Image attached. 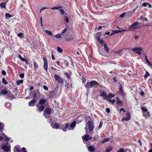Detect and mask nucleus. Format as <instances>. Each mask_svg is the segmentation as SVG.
Returning a JSON list of instances; mask_svg holds the SVG:
<instances>
[{
	"label": "nucleus",
	"mask_w": 152,
	"mask_h": 152,
	"mask_svg": "<svg viewBox=\"0 0 152 152\" xmlns=\"http://www.w3.org/2000/svg\"><path fill=\"white\" fill-rule=\"evenodd\" d=\"M69 124L68 123H67L65 125L64 124H62L60 125L59 129L66 132L67 131V129L69 128Z\"/></svg>",
	"instance_id": "0eeeda50"
},
{
	"label": "nucleus",
	"mask_w": 152,
	"mask_h": 152,
	"mask_svg": "<svg viewBox=\"0 0 152 152\" xmlns=\"http://www.w3.org/2000/svg\"><path fill=\"white\" fill-rule=\"evenodd\" d=\"M5 17L6 19H7L8 18H10L13 17V16L11 15L8 13H6L5 14Z\"/></svg>",
	"instance_id": "f704fd0d"
},
{
	"label": "nucleus",
	"mask_w": 152,
	"mask_h": 152,
	"mask_svg": "<svg viewBox=\"0 0 152 152\" xmlns=\"http://www.w3.org/2000/svg\"><path fill=\"white\" fill-rule=\"evenodd\" d=\"M61 8H62V7L60 6L54 7H52V8H49V7H43L42 8V9H40V13H41V11L42 10H44L45 9H51L53 10H58L61 9Z\"/></svg>",
	"instance_id": "f8f14e48"
},
{
	"label": "nucleus",
	"mask_w": 152,
	"mask_h": 152,
	"mask_svg": "<svg viewBox=\"0 0 152 152\" xmlns=\"http://www.w3.org/2000/svg\"><path fill=\"white\" fill-rule=\"evenodd\" d=\"M10 145H4L1 147L2 149L6 152H8L9 150H10Z\"/></svg>",
	"instance_id": "ddd939ff"
},
{
	"label": "nucleus",
	"mask_w": 152,
	"mask_h": 152,
	"mask_svg": "<svg viewBox=\"0 0 152 152\" xmlns=\"http://www.w3.org/2000/svg\"><path fill=\"white\" fill-rule=\"evenodd\" d=\"M2 82L4 84L6 85L7 84V82L6 80L4 78H3L2 79Z\"/></svg>",
	"instance_id": "79ce46f5"
},
{
	"label": "nucleus",
	"mask_w": 152,
	"mask_h": 152,
	"mask_svg": "<svg viewBox=\"0 0 152 152\" xmlns=\"http://www.w3.org/2000/svg\"><path fill=\"white\" fill-rule=\"evenodd\" d=\"M64 63L65 65V66H69V63L67 60H64Z\"/></svg>",
	"instance_id": "3c124183"
},
{
	"label": "nucleus",
	"mask_w": 152,
	"mask_h": 152,
	"mask_svg": "<svg viewBox=\"0 0 152 152\" xmlns=\"http://www.w3.org/2000/svg\"><path fill=\"white\" fill-rule=\"evenodd\" d=\"M40 93L39 92V91L38 90L34 92L32 95V97L33 99H36V98L39 96H40Z\"/></svg>",
	"instance_id": "9d476101"
},
{
	"label": "nucleus",
	"mask_w": 152,
	"mask_h": 152,
	"mask_svg": "<svg viewBox=\"0 0 152 152\" xmlns=\"http://www.w3.org/2000/svg\"><path fill=\"white\" fill-rule=\"evenodd\" d=\"M21 151L22 152H26V151L25 150V148L24 147H23Z\"/></svg>",
	"instance_id": "774afa93"
},
{
	"label": "nucleus",
	"mask_w": 152,
	"mask_h": 152,
	"mask_svg": "<svg viewBox=\"0 0 152 152\" xmlns=\"http://www.w3.org/2000/svg\"><path fill=\"white\" fill-rule=\"evenodd\" d=\"M1 73V74L2 75H5L6 74V72L5 71V70H3L2 71Z\"/></svg>",
	"instance_id": "e2e57ef3"
},
{
	"label": "nucleus",
	"mask_w": 152,
	"mask_h": 152,
	"mask_svg": "<svg viewBox=\"0 0 152 152\" xmlns=\"http://www.w3.org/2000/svg\"><path fill=\"white\" fill-rule=\"evenodd\" d=\"M82 80L83 83H84L86 81V79L85 78L83 77L82 78Z\"/></svg>",
	"instance_id": "338daca9"
},
{
	"label": "nucleus",
	"mask_w": 152,
	"mask_h": 152,
	"mask_svg": "<svg viewBox=\"0 0 152 152\" xmlns=\"http://www.w3.org/2000/svg\"><path fill=\"white\" fill-rule=\"evenodd\" d=\"M23 62H25V63L27 65L30 64V63L29 62V61L27 59H25L24 60V61H23Z\"/></svg>",
	"instance_id": "49530a36"
},
{
	"label": "nucleus",
	"mask_w": 152,
	"mask_h": 152,
	"mask_svg": "<svg viewBox=\"0 0 152 152\" xmlns=\"http://www.w3.org/2000/svg\"><path fill=\"white\" fill-rule=\"evenodd\" d=\"M89 135L88 134H86L84 136L82 137V138L83 141H87L89 140Z\"/></svg>",
	"instance_id": "5701e85b"
},
{
	"label": "nucleus",
	"mask_w": 152,
	"mask_h": 152,
	"mask_svg": "<svg viewBox=\"0 0 152 152\" xmlns=\"http://www.w3.org/2000/svg\"><path fill=\"white\" fill-rule=\"evenodd\" d=\"M115 95L114 94H109L107 96V99H106L107 100L109 99L108 98H112Z\"/></svg>",
	"instance_id": "7c9ffc66"
},
{
	"label": "nucleus",
	"mask_w": 152,
	"mask_h": 152,
	"mask_svg": "<svg viewBox=\"0 0 152 152\" xmlns=\"http://www.w3.org/2000/svg\"><path fill=\"white\" fill-rule=\"evenodd\" d=\"M19 76L21 78H23L24 76V74L23 73H21L19 75Z\"/></svg>",
	"instance_id": "052dcab7"
},
{
	"label": "nucleus",
	"mask_w": 152,
	"mask_h": 152,
	"mask_svg": "<svg viewBox=\"0 0 152 152\" xmlns=\"http://www.w3.org/2000/svg\"><path fill=\"white\" fill-rule=\"evenodd\" d=\"M112 149V148L110 147L107 148L105 152H109L111 151Z\"/></svg>",
	"instance_id": "a19ab883"
},
{
	"label": "nucleus",
	"mask_w": 152,
	"mask_h": 152,
	"mask_svg": "<svg viewBox=\"0 0 152 152\" xmlns=\"http://www.w3.org/2000/svg\"><path fill=\"white\" fill-rule=\"evenodd\" d=\"M59 11L60 12L61 14L62 15H63L64 14H65V15H66L67 14L66 13H65L64 10L63 9H60L59 10Z\"/></svg>",
	"instance_id": "e433bc0d"
},
{
	"label": "nucleus",
	"mask_w": 152,
	"mask_h": 152,
	"mask_svg": "<svg viewBox=\"0 0 152 152\" xmlns=\"http://www.w3.org/2000/svg\"><path fill=\"white\" fill-rule=\"evenodd\" d=\"M148 4H149V3L147 2L143 3L142 4V6L144 7H147Z\"/></svg>",
	"instance_id": "6e6d98bb"
},
{
	"label": "nucleus",
	"mask_w": 152,
	"mask_h": 152,
	"mask_svg": "<svg viewBox=\"0 0 152 152\" xmlns=\"http://www.w3.org/2000/svg\"><path fill=\"white\" fill-rule=\"evenodd\" d=\"M45 32H46V33L48 34L50 36H53V34H52V32L51 31H50L49 30H46L45 31Z\"/></svg>",
	"instance_id": "72a5a7b5"
},
{
	"label": "nucleus",
	"mask_w": 152,
	"mask_h": 152,
	"mask_svg": "<svg viewBox=\"0 0 152 152\" xmlns=\"http://www.w3.org/2000/svg\"><path fill=\"white\" fill-rule=\"evenodd\" d=\"M150 75L149 72L148 71L146 72L145 74L144 75L145 78H147V77Z\"/></svg>",
	"instance_id": "c03bdc74"
},
{
	"label": "nucleus",
	"mask_w": 152,
	"mask_h": 152,
	"mask_svg": "<svg viewBox=\"0 0 152 152\" xmlns=\"http://www.w3.org/2000/svg\"><path fill=\"white\" fill-rule=\"evenodd\" d=\"M125 48L123 49H122L121 50H120V51H118L116 52H115V53H116V54H119L121 53H122L123 51V50H125Z\"/></svg>",
	"instance_id": "8fccbe9b"
},
{
	"label": "nucleus",
	"mask_w": 152,
	"mask_h": 152,
	"mask_svg": "<svg viewBox=\"0 0 152 152\" xmlns=\"http://www.w3.org/2000/svg\"><path fill=\"white\" fill-rule=\"evenodd\" d=\"M146 63H147L148 65L150 66H152V64L150 63V62L148 60L146 61Z\"/></svg>",
	"instance_id": "13d9d810"
},
{
	"label": "nucleus",
	"mask_w": 152,
	"mask_h": 152,
	"mask_svg": "<svg viewBox=\"0 0 152 152\" xmlns=\"http://www.w3.org/2000/svg\"><path fill=\"white\" fill-rule=\"evenodd\" d=\"M109 140V138H105L102 141V143H104L105 142L108 141Z\"/></svg>",
	"instance_id": "58836bf2"
},
{
	"label": "nucleus",
	"mask_w": 152,
	"mask_h": 152,
	"mask_svg": "<svg viewBox=\"0 0 152 152\" xmlns=\"http://www.w3.org/2000/svg\"><path fill=\"white\" fill-rule=\"evenodd\" d=\"M141 110L142 111L147 112L148 111V110L145 107H142L141 108Z\"/></svg>",
	"instance_id": "603ef678"
},
{
	"label": "nucleus",
	"mask_w": 152,
	"mask_h": 152,
	"mask_svg": "<svg viewBox=\"0 0 152 152\" xmlns=\"http://www.w3.org/2000/svg\"><path fill=\"white\" fill-rule=\"evenodd\" d=\"M64 19L65 20L66 22L68 23L69 22V19L67 16H64Z\"/></svg>",
	"instance_id": "ea45409f"
},
{
	"label": "nucleus",
	"mask_w": 152,
	"mask_h": 152,
	"mask_svg": "<svg viewBox=\"0 0 152 152\" xmlns=\"http://www.w3.org/2000/svg\"><path fill=\"white\" fill-rule=\"evenodd\" d=\"M119 91L120 93H121L122 94V95L123 96H124V92L123 91V89L122 87V86L121 84L119 86Z\"/></svg>",
	"instance_id": "a878e982"
},
{
	"label": "nucleus",
	"mask_w": 152,
	"mask_h": 152,
	"mask_svg": "<svg viewBox=\"0 0 152 152\" xmlns=\"http://www.w3.org/2000/svg\"><path fill=\"white\" fill-rule=\"evenodd\" d=\"M66 31V28H65L61 32V34H64Z\"/></svg>",
	"instance_id": "680f3d73"
},
{
	"label": "nucleus",
	"mask_w": 152,
	"mask_h": 152,
	"mask_svg": "<svg viewBox=\"0 0 152 152\" xmlns=\"http://www.w3.org/2000/svg\"><path fill=\"white\" fill-rule=\"evenodd\" d=\"M126 15V13H124L120 15V17L121 18H123Z\"/></svg>",
	"instance_id": "69168bd1"
},
{
	"label": "nucleus",
	"mask_w": 152,
	"mask_h": 152,
	"mask_svg": "<svg viewBox=\"0 0 152 152\" xmlns=\"http://www.w3.org/2000/svg\"><path fill=\"white\" fill-rule=\"evenodd\" d=\"M51 113V110L50 107H47L43 112V115L46 118H48L50 117Z\"/></svg>",
	"instance_id": "7ed1b4c3"
},
{
	"label": "nucleus",
	"mask_w": 152,
	"mask_h": 152,
	"mask_svg": "<svg viewBox=\"0 0 152 152\" xmlns=\"http://www.w3.org/2000/svg\"><path fill=\"white\" fill-rule=\"evenodd\" d=\"M57 50L58 52L60 53H62L63 52L62 49L60 47H57Z\"/></svg>",
	"instance_id": "de8ad7c7"
},
{
	"label": "nucleus",
	"mask_w": 152,
	"mask_h": 152,
	"mask_svg": "<svg viewBox=\"0 0 152 152\" xmlns=\"http://www.w3.org/2000/svg\"><path fill=\"white\" fill-rule=\"evenodd\" d=\"M94 122L93 119H91V120L88 121L87 122V124L86 126H87L90 131L91 133L93 131L94 128Z\"/></svg>",
	"instance_id": "f03ea898"
},
{
	"label": "nucleus",
	"mask_w": 152,
	"mask_h": 152,
	"mask_svg": "<svg viewBox=\"0 0 152 152\" xmlns=\"http://www.w3.org/2000/svg\"><path fill=\"white\" fill-rule=\"evenodd\" d=\"M46 102V99L43 98H42L39 100L38 103L42 105L44 104Z\"/></svg>",
	"instance_id": "4be33fe9"
},
{
	"label": "nucleus",
	"mask_w": 152,
	"mask_h": 152,
	"mask_svg": "<svg viewBox=\"0 0 152 152\" xmlns=\"http://www.w3.org/2000/svg\"><path fill=\"white\" fill-rule=\"evenodd\" d=\"M116 104L120 106H123V102L120 100L119 99V98L118 97H117L116 98Z\"/></svg>",
	"instance_id": "f3484780"
},
{
	"label": "nucleus",
	"mask_w": 152,
	"mask_h": 152,
	"mask_svg": "<svg viewBox=\"0 0 152 152\" xmlns=\"http://www.w3.org/2000/svg\"><path fill=\"white\" fill-rule=\"evenodd\" d=\"M8 93L6 89H2L1 92V93L2 95H6Z\"/></svg>",
	"instance_id": "c85d7f7f"
},
{
	"label": "nucleus",
	"mask_w": 152,
	"mask_h": 152,
	"mask_svg": "<svg viewBox=\"0 0 152 152\" xmlns=\"http://www.w3.org/2000/svg\"><path fill=\"white\" fill-rule=\"evenodd\" d=\"M104 50L107 53H109V48L107 47L106 44L105 43L104 44Z\"/></svg>",
	"instance_id": "cd10ccee"
},
{
	"label": "nucleus",
	"mask_w": 152,
	"mask_h": 152,
	"mask_svg": "<svg viewBox=\"0 0 152 152\" xmlns=\"http://www.w3.org/2000/svg\"><path fill=\"white\" fill-rule=\"evenodd\" d=\"M76 125V121H73L72 122L70 125V128H69L68 129L70 130H73L74 128V127Z\"/></svg>",
	"instance_id": "a211bd4d"
},
{
	"label": "nucleus",
	"mask_w": 152,
	"mask_h": 152,
	"mask_svg": "<svg viewBox=\"0 0 152 152\" xmlns=\"http://www.w3.org/2000/svg\"><path fill=\"white\" fill-rule=\"evenodd\" d=\"M127 29H125L122 30H114L112 31L113 33L111 34L110 35H112L113 34H116L118 33H119L120 32H122V31H127Z\"/></svg>",
	"instance_id": "2eb2a0df"
},
{
	"label": "nucleus",
	"mask_w": 152,
	"mask_h": 152,
	"mask_svg": "<svg viewBox=\"0 0 152 152\" xmlns=\"http://www.w3.org/2000/svg\"><path fill=\"white\" fill-rule=\"evenodd\" d=\"M54 77L55 80L57 81L59 83L62 84L64 83L63 79L58 75L55 74Z\"/></svg>",
	"instance_id": "39448f33"
},
{
	"label": "nucleus",
	"mask_w": 152,
	"mask_h": 152,
	"mask_svg": "<svg viewBox=\"0 0 152 152\" xmlns=\"http://www.w3.org/2000/svg\"><path fill=\"white\" fill-rule=\"evenodd\" d=\"M17 36L18 37H20V38H24V34L21 32H20L19 34H17Z\"/></svg>",
	"instance_id": "c9c22d12"
},
{
	"label": "nucleus",
	"mask_w": 152,
	"mask_h": 152,
	"mask_svg": "<svg viewBox=\"0 0 152 152\" xmlns=\"http://www.w3.org/2000/svg\"><path fill=\"white\" fill-rule=\"evenodd\" d=\"M55 37L57 38H61V36L60 34H58L56 35Z\"/></svg>",
	"instance_id": "09e8293b"
},
{
	"label": "nucleus",
	"mask_w": 152,
	"mask_h": 152,
	"mask_svg": "<svg viewBox=\"0 0 152 152\" xmlns=\"http://www.w3.org/2000/svg\"><path fill=\"white\" fill-rule=\"evenodd\" d=\"M117 152H126L123 148H120Z\"/></svg>",
	"instance_id": "5fc2aeb1"
},
{
	"label": "nucleus",
	"mask_w": 152,
	"mask_h": 152,
	"mask_svg": "<svg viewBox=\"0 0 152 152\" xmlns=\"http://www.w3.org/2000/svg\"><path fill=\"white\" fill-rule=\"evenodd\" d=\"M139 22H135L133 23L131 25L129 26L127 31H132L134 29H136L137 28V26H138Z\"/></svg>",
	"instance_id": "20e7f679"
},
{
	"label": "nucleus",
	"mask_w": 152,
	"mask_h": 152,
	"mask_svg": "<svg viewBox=\"0 0 152 152\" xmlns=\"http://www.w3.org/2000/svg\"><path fill=\"white\" fill-rule=\"evenodd\" d=\"M54 94V91H52L49 94V96L50 97H52L53 96Z\"/></svg>",
	"instance_id": "864d4df0"
},
{
	"label": "nucleus",
	"mask_w": 152,
	"mask_h": 152,
	"mask_svg": "<svg viewBox=\"0 0 152 152\" xmlns=\"http://www.w3.org/2000/svg\"><path fill=\"white\" fill-rule=\"evenodd\" d=\"M36 101V99H33L28 102V104L29 106H34Z\"/></svg>",
	"instance_id": "4468645a"
},
{
	"label": "nucleus",
	"mask_w": 152,
	"mask_h": 152,
	"mask_svg": "<svg viewBox=\"0 0 152 152\" xmlns=\"http://www.w3.org/2000/svg\"><path fill=\"white\" fill-rule=\"evenodd\" d=\"M64 74L69 79H70L71 78V76L70 74H69L67 72H64Z\"/></svg>",
	"instance_id": "473e14b6"
},
{
	"label": "nucleus",
	"mask_w": 152,
	"mask_h": 152,
	"mask_svg": "<svg viewBox=\"0 0 152 152\" xmlns=\"http://www.w3.org/2000/svg\"><path fill=\"white\" fill-rule=\"evenodd\" d=\"M23 81L22 80H19L16 81V84L17 85H19L20 83H22Z\"/></svg>",
	"instance_id": "4c0bfd02"
},
{
	"label": "nucleus",
	"mask_w": 152,
	"mask_h": 152,
	"mask_svg": "<svg viewBox=\"0 0 152 152\" xmlns=\"http://www.w3.org/2000/svg\"><path fill=\"white\" fill-rule=\"evenodd\" d=\"M45 107L43 105H41L38 108H37V110H38V111L39 112H41L43 111Z\"/></svg>",
	"instance_id": "6ab92c4d"
},
{
	"label": "nucleus",
	"mask_w": 152,
	"mask_h": 152,
	"mask_svg": "<svg viewBox=\"0 0 152 152\" xmlns=\"http://www.w3.org/2000/svg\"><path fill=\"white\" fill-rule=\"evenodd\" d=\"M102 125H103L102 122V121H100V123L99 124V126H98V128L99 129L101 128L102 126Z\"/></svg>",
	"instance_id": "4d7b16f0"
},
{
	"label": "nucleus",
	"mask_w": 152,
	"mask_h": 152,
	"mask_svg": "<svg viewBox=\"0 0 152 152\" xmlns=\"http://www.w3.org/2000/svg\"><path fill=\"white\" fill-rule=\"evenodd\" d=\"M44 64L43 66L44 69L46 72H48V63L47 59L46 58L44 57L43 59Z\"/></svg>",
	"instance_id": "9b49d317"
},
{
	"label": "nucleus",
	"mask_w": 152,
	"mask_h": 152,
	"mask_svg": "<svg viewBox=\"0 0 152 152\" xmlns=\"http://www.w3.org/2000/svg\"><path fill=\"white\" fill-rule=\"evenodd\" d=\"M106 111L107 113H109L110 112V110L109 108H106Z\"/></svg>",
	"instance_id": "0e129e2a"
},
{
	"label": "nucleus",
	"mask_w": 152,
	"mask_h": 152,
	"mask_svg": "<svg viewBox=\"0 0 152 152\" xmlns=\"http://www.w3.org/2000/svg\"><path fill=\"white\" fill-rule=\"evenodd\" d=\"M102 35L101 32H98L95 35V37L97 40L100 39V37Z\"/></svg>",
	"instance_id": "b1692460"
},
{
	"label": "nucleus",
	"mask_w": 152,
	"mask_h": 152,
	"mask_svg": "<svg viewBox=\"0 0 152 152\" xmlns=\"http://www.w3.org/2000/svg\"><path fill=\"white\" fill-rule=\"evenodd\" d=\"M107 100H108L109 102H111L113 104H114L116 101L114 99H113L112 100L110 99H107Z\"/></svg>",
	"instance_id": "37998d69"
},
{
	"label": "nucleus",
	"mask_w": 152,
	"mask_h": 152,
	"mask_svg": "<svg viewBox=\"0 0 152 152\" xmlns=\"http://www.w3.org/2000/svg\"><path fill=\"white\" fill-rule=\"evenodd\" d=\"M126 117H124L122 118L121 121H127L129 120L131 118V115L129 112H127L126 114Z\"/></svg>",
	"instance_id": "6e6552de"
},
{
	"label": "nucleus",
	"mask_w": 152,
	"mask_h": 152,
	"mask_svg": "<svg viewBox=\"0 0 152 152\" xmlns=\"http://www.w3.org/2000/svg\"><path fill=\"white\" fill-rule=\"evenodd\" d=\"M96 86V88L101 87V86L97 81L95 80H92L90 82H87L85 85V87L86 90H88L90 88H92Z\"/></svg>",
	"instance_id": "f257e3e1"
},
{
	"label": "nucleus",
	"mask_w": 152,
	"mask_h": 152,
	"mask_svg": "<svg viewBox=\"0 0 152 152\" xmlns=\"http://www.w3.org/2000/svg\"><path fill=\"white\" fill-rule=\"evenodd\" d=\"M88 149L90 152H94L96 150L95 148L91 145L88 147Z\"/></svg>",
	"instance_id": "412c9836"
},
{
	"label": "nucleus",
	"mask_w": 152,
	"mask_h": 152,
	"mask_svg": "<svg viewBox=\"0 0 152 152\" xmlns=\"http://www.w3.org/2000/svg\"><path fill=\"white\" fill-rule=\"evenodd\" d=\"M53 128H56V129H58L59 128L60 126L59 124L58 123H55L52 126Z\"/></svg>",
	"instance_id": "393cba45"
},
{
	"label": "nucleus",
	"mask_w": 152,
	"mask_h": 152,
	"mask_svg": "<svg viewBox=\"0 0 152 152\" xmlns=\"http://www.w3.org/2000/svg\"><path fill=\"white\" fill-rule=\"evenodd\" d=\"M8 0H6L4 2H2L0 4V7L1 8H6V5Z\"/></svg>",
	"instance_id": "dca6fc26"
},
{
	"label": "nucleus",
	"mask_w": 152,
	"mask_h": 152,
	"mask_svg": "<svg viewBox=\"0 0 152 152\" xmlns=\"http://www.w3.org/2000/svg\"><path fill=\"white\" fill-rule=\"evenodd\" d=\"M99 92L100 93L99 96L102 97L104 99H107V94L106 91H99Z\"/></svg>",
	"instance_id": "1a4fd4ad"
},
{
	"label": "nucleus",
	"mask_w": 152,
	"mask_h": 152,
	"mask_svg": "<svg viewBox=\"0 0 152 152\" xmlns=\"http://www.w3.org/2000/svg\"><path fill=\"white\" fill-rule=\"evenodd\" d=\"M43 87L45 91H47L48 89V88L45 85H44Z\"/></svg>",
	"instance_id": "bf43d9fd"
},
{
	"label": "nucleus",
	"mask_w": 152,
	"mask_h": 152,
	"mask_svg": "<svg viewBox=\"0 0 152 152\" xmlns=\"http://www.w3.org/2000/svg\"><path fill=\"white\" fill-rule=\"evenodd\" d=\"M4 124L0 122V131L2 132L3 131L4 127Z\"/></svg>",
	"instance_id": "c756f323"
},
{
	"label": "nucleus",
	"mask_w": 152,
	"mask_h": 152,
	"mask_svg": "<svg viewBox=\"0 0 152 152\" xmlns=\"http://www.w3.org/2000/svg\"><path fill=\"white\" fill-rule=\"evenodd\" d=\"M34 65V69L35 70H36L37 69H38V65L37 63L35 61H34L33 63Z\"/></svg>",
	"instance_id": "bb28decb"
},
{
	"label": "nucleus",
	"mask_w": 152,
	"mask_h": 152,
	"mask_svg": "<svg viewBox=\"0 0 152 152\" xmlns=\"http://www.w3.org/2000/svg\"><path fill=\"white\" fill-rule=\"evenodd\" d=\"M131 50L134 52L136 51V53L138 54V55H140L141 54V51L142 50V49L141 47H136L132 48Z\"/></svg>",
	"instance_id": "423d86ee"
},
{
	"label": "nucleus",
	"mask_w": 152,
	"mask_h": 152,
	"mask_svg": "<svg viewBox=\"0 0 152 152\" xmlns=\"http://www.w3.org/2000/svg\"><path fill=\"white\" fill-rule=\"evenodd\" d=\"M73 39V37L72 36H70L68 38L66 39L65 40L66 41L68 42L72 40Z\"/></svg>",
	"instance_id": "2f4dec72"
},
{
	"label": "nucleus",
	"mask_w": 152,
	"mask_h": 152,
	"mask_svg": "<svg viewBox=\"0 0 152 152\" xmlns=\"http://www.w3.org/2000/svg\"><path fill=\"white\" fill-rule=\"evenodd\" d=\"M18 56L19 59L22 61H24V60L25 59L24 58L22 57V56L20 55L19 54L18 55Z\"/></svg>",
	"instance_id": "a18cd8bd"
},
{
	"label": "nucleus",
	"mask_w": 152,
	"mask_h": 152,
	"mask_svg": "<svg viewBox=\"0 0 152 152\" xmlns=\"http://www.w3.org/2000/svg\"><path fill=\"white\" fill-rule=\"evenodd\" d=\"M20 147V146L18 145L15 146L14 149V152H21Z\"/></svg>",
	"instance_id": "aec40b11"
}]
</instances>
